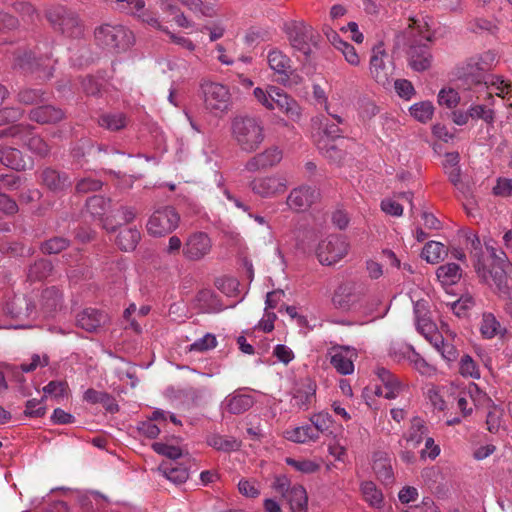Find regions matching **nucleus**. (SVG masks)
<instances>
[{
  "mask_svg": "<svg viewBox=\"0 0 512 512\" xmlns=\"http://www.w3.org/2000/svg\"><path fill=\"white\" fill-rule=\"evenodd\" d=\"M328 355L333 368L341 375H350L354 372V361L357 351L350 346L336 345L329 349Z\"/></svg>",
  "mask_w": 512,
  "mask_h": 512,
  "instance_id": "obj_13",
  "label": "nucleus"
},
{
  "mask_svg": "<svg viewBox=\"0 0 512 512\" xmlns=\"http://www.w3.org/2000/svg\"><path fill=\"white\" fill-rule=\"evenodd\" d=\"M411 28L415 29L418 34L427 41H432L433 33L431 31L432 18L421 16L410 19Z\"/></svg>",
  "mask_w": 512,
  "mask_h": 512,
  "instance_id": "obj_49",
  "label": "nucleus"
},
{
  "mask_svg": "<svg viewBox=\"0 0 512 512\" xmlns=\"http://www.w3.org/2000/svg\"><path fill=\"white\" fill-rule=\"evenodd\" d=\"M77 325L87 332H95L107 322V315L97 309L87 308L77 315Z\"/></svg>",
  "mask_w": 512,
  "mask_h": 512,
  "instance_id": "obj_26",
  "label": "nucleus"
},
{
  "mask_svg": "<svg viewBox=\"0 0 512 512\" xmlns=\"http://www.w3.org/2000/svg\"><path fill=\"white\" fill-rule=\"evenodd\" d=\"M180 222V216L172 206L159 207L153 211L146 223L147 233L152 237H163L173 232Z\"/></svg>",
  "mask_w": 512,
  "mask_h": 512,
  "instance_id": "obj_5",
  "label": "nucleus"
},
{
  "mask_svg": "<svg viewBox=\"0 0 512 512\" xmlns=\"http://www.w3.org/2000/svg\"><path fill=\"white\" fill-rule=\"evenodd\" d=\"M467 393L468 398L473 402L475 406L486 404L489 398L485 392H483L475 383L470 382L464 389Z\"/></svg>",
  "mask_w": 512,
  "mask_h": 512,
  "instance_id": "obj_60",
  "label": "nucleus"
},
{
  "mask_svg": "<svg viewBox=\"0 0 512 512\" xmlns=\"http://www.w3.org/2000/svg\"><path fill=\"white\" fill-rule=\"evenodd\" d=\"M267 62L271 70L287 80L292 72L291 59L279 49H272L267 54Z\"/></svg>",
  "mask_w": 512,
  "mask_h": 512,
  "instance_id": "obj_27",
  "label": "nucleus"
},
{
  "mask_svg": "<svg viewBox=\"0 0 512 512\" xmlns=\"http://www.w3.org/2000/svg\"><path fill=\"white\" fill-rule=\"evenodd\" d=\"M36 311V305L30 303L25 297L15 296L12 301L6 303L3 312L11 319L22 322Z\"/></svg>",
  "mask_w": 512,
  "mask_h": 512,
  "instance_id": "obj_20",
  "label": "nucleus"
},
{
  "mask_svg": "<svg viewBox=\"0 0 512 512\" xmlns=\"http://www.w3.org/2000/svg\"><path fill=\"white\" fill-rule=\"evenodd\" d=\"M322 131L318 132L317 134H314V142L316 143V138L323 137L324 139H329L330 141H337L338 139L342 138V130L339 128L338 125L334 123H328L326 121L325 123L320 122L319 123Z\"/></svg>",
  "mask_w": 512,
  "mask_h": 512,
  "instance_id": "obj_54",
  "label": "nucleus"
},
{
  "mask_svg": "<svg viewBox=\"0 0 512 512\" xmlns=\"http://www.w3.org/2000/svg\"><path fill=\"white\" fill-rule=\"evenodd\" d=\"M98 122L101 127L116 131L126 126V117L122 113L104 114Z\"/></svg>",
  "mask_w": 512,
  "mask_h": 512,
  "instance_id": "obj_50",
  "label": "nucleus"
},
{
  "mask_svg": "<svg viewBox=\"0 0 512 512\" xmlns=\"http://www.w3.org/2000/svg\"><path fill=\"white\" fill-rule=\"evenodd\" d=\"M285 462L287 465L293 467L296 471L305 474H312L320 469V465L318 463L309 459L296 460L291 457H287Z\"/></svg>",
  "mask_w": 512,
  "mask_h": 512,
  "instance_id": "obj_52",
  "label": "nucleus"
},
{
  "mask_svg": "<svg viewBox=\"0 0 512 512\" xmlns=\"http://www.w3.org/2000/svg\"><path fill=\"white\" fill-rule=\"evenodd\" d=\"M373 470L377 478L384 485H392L394 483V472L391 463V457L385 452H376L373 455Z\"/></svg>",
  "mask_w": 512,
  "mask_h": 512,
  "instance_id": "obj_23",
  "label": "nucleus"
},
{
  "mask_svg": "<svg viewBox=\"0 0 512 512\" xmlns=\"http://www.w3.org/2000/svg\"><path fill=\"white\" fill-rule=\"evenodd\" d=\"M284 437L295 443H308L317 441L318 433L312 425H303L284 431Z\"/></svg>",
  "mask_w": 512,
  "mask_h": 512,
  "instance_id": "obj_32",
  "label": "nucleus"
},
{
  "mask_svg": "<svg viewBox=\"0 0 512 512\" xmlns=\"http://www.w3.org/2000/svg\"><path fill=\"white\" fill-rule=\"evenodd\" d=\"M388 54L385 45L379 41L371 48L369 74L371 78L384 88L391 86L393 81V66L386 59Z\"/></svg>",
  "mask_w": 512,
  "mask_h": 512,
  "instance_id": "obj_3",
  "label": "nucleus"
},
{
  "mask_svg": "<svg viewBox=\"0 0 512 512\" xmlns=\"http://www.w3.org/2000/svg\"><path fill=\"white\" fill-rule=\"evenodd\" d=\"M231 132L239 148L247 153L256 151L265 139L264 125L258 117H235L232 121Z\"/></svg>",
  "mask_w": 512,
  "mask_h": 512,
  "instance_id": "obj_1",
  "label": "nucleus"
},
{
  "mask_svg": "<svg viewBox=\"0 0 512 512\" xmlns=\"http://www.w3.org/2000/svg\"><path fill=\"white\" fill-rule=\"evenodd\" d=\"M468 240L470 241V244H471V256L472 258L474 259V267H475V270L478 274V276L480 277V271L479 269L482 268L483 271H487L488 273L491 272L486 263H485V260L483 258V255H482V248H481V241L479 239V237L476 235V234H472L471 236L468 237Z\"/></svg>",
  "mask_w": 512,
  "mask_h": 512,
  "instance_id": "obj_46",
  "label": "nucleus"
},
{
  "mask_svg": "<svg viewBox=\"0 0 512 512\" xmlns=\"http://www.w3.org/2000/svg\"><path fill=\"white\" fill-rule=\"evenodd\" d=\"M470 118L472 119H482L486 123H493L495 114L491 108H488L485 105H472L469 108Z\"/></svg>",
  "mask_w": 512,
  "mask_h": 512,
  "instance_id": "obj_57",
  "label": "nucleus"
},
{
  "mask_svg": "<svg viewBox=\"0 0 512 512\" xmlns=\"http://www.w3.org/2000/svg\"><path fill=\"white\" fill-rule=\"evenodd\" d=\"M285 33L291 47L304 55L310 53V41L313 38V28L302 22L293 21L285 25Z\"/></svg>",
  "mask_w": 512,
  "mask_h": 512,
  "instance_id": "obj_10",
  "label": "nucleus"
},
{
  "mask_svg": "<svg viewBox=\"0 0 512 512\" xmlns=\"http://www.w3.org/2000/svg\"><path fill=\"white\" fill-rule=\"evenodd\" d=\"M437 101L441 107L454 109L460 103V95L455 89L444 87L439 91Z\"/></svg>",
  "mask_w": 512,
  "mask_h": 512,
  "instance_id": "obj_48",
  "label": "nucleus"
},
{
  "mask_svg": "<svg viewBox=\"0 0 512 512\" xmlns=\"http://www.w3.org/2000/svg\"><path fill=\"white\" fill-rule=\"evenodd\" d=\"M436 275L443 285H453L461 279L462 270L455 263H447L437 268Z\"/></svg>",
  "mask_w": 512,
  "mask_h": 512,
  "instance_id": "obj_39",
  "label": "nucleus"
},
{
  "mask_svg": "<svg viewBox=\"0 0 512 512\" xmlns=\"http://www.w3.org/2000/svg\"><path fill=\"white\" fill-rule=\"evenodd\" d=\"M63 296L56 287H49L42 291L38 300V309L45 316H52L61 309Z\"/></svg>",
  "mask_w": 512,
  "mask_h": 512,
  "instance_id": "obj_22",
  "label": "nucleus"
},
{
  "mask_svg": "<svg viewBox=\"0 0 512 512\" xmlns=\"http://www.w3.org/2000/svg\"><path fill=\"white\" fill-rule=\"evenodd\" d=\"M320 192L311 186L302 185L290 191L286 204L296 212L305 211L319 200Z\"/></svg>",
  "mask_w": 512,
  "mask_h": 512,
  "instance_id": "obj_17",
  "label": "nucleus"
},
{
  "mask_svg": "<svg viewBox=\"0 0 512 512\" xmlns=\"http://www.w3.org/2000/svg\"><path fill=\"white\" fill-rule=\"evenodd\" d=\"M429 342L447 361H454L456 359V347L448 340L445 341L441 334L434 333Z\"/></svg>",
  "mask_w": 512,
  "mask_h": 512,
  "instance_id": "obj_40",
  "label": "nucleus"
},
{
  "mask_svg": "<svg viewBox=\"0 0 512 512\" xmlns=\"http://www.w3.org/2000/svg\"><path fill=\"white\" fill-rule=\"evenodd\" d=\"M217 346L216 337L213 334L207 333L202 338L192 343L188 350L196 352H206Z\"/></svg>",
  "mask_w": 512,
  "mask_h": 512,
  "instance_id": "obj_59",
  "label": "nucleus"
},
{
  "mask_svg": "<svg viewBox=\"0 0 512 512\" xmlns=\"http://www.w3.org/2000/svg\"><path fill=\"white\" fill-rule=\"evenodd\" d=\"M45 395L55 399H63L68 396L69 388L65 381H51L44 388Z\"/></svg>",
  "mask_w": 512,
  "mask_h": 512,
  "instance_id": "obj_55",
  "label": "nucleus"
},
{
  "mask_svg": "<svg viewBox=\"0 0 512 512\" xmlns=\"http://www.w3.org/2000/svg\"><path fill=\"white\" fill-rule=\"evenodd\" d=\"M316 383L310 378L302 379L294 388L290 405L296 411L308 410L316 399Z\"/></svg>",
  "mask_w": 512,
  "mask_h": 512,
  "instance_id": "obj_15",
  "label": "nucleus"
},
{
  "mask_svg": "<svg viewBox=\"0 0 512 512\" xmlns=\"http://www.w3.org/2000/svg\"><path fill=\"white\" fill-rule=\"evenodd\" d=\"M40 179L44 186L54 192H61L71 185L70 178L65 172L49 167L41 172Z\"/></svg>",
  "mask_w": 512,
  "mask_h": 512,
  "instance_id": "obj_24",
  "label": "nucleus"
},
{
  "mask_svg": "<svg viewBox=\"0 0 512 512\" xmlns=\"http://www.w3.org/2000/svg\"><path fill=\"white\" fill-rule=\"evenodd\" d=\"M435 107L430 101H421L409 108L410 115L420 123H428L434 115Z\"/></svg>",
  "mask_w": 512,
  "mask_h": 512,
  "instance_id": "obj_41",
  "label": "nucleus"
},
{
  "mask_svg": "<svg viewBox=\"0 0 512 512\" xmlns=\"http://www.w3.org/2000/svg\"><path fill=\"white\" fill-rule=\"evenodd\" d=\"M447 255V249L446 247L437 241H430L428 242L423 250H422V257L428 262V263H438L444 257Z\"/></svg>",
  "mask_w": 512,
  "mask_h": 512,
  "instance_id": "obj_44",
  "label": "nucleus"
},
{
  "mask_svg": "<svg viewBox=\"0 0 512 512\" xmlns=\"http://www.w3.org/2000/svg\"><path fill=\"white\" fill-rule=\"evenodd\" d=\"M158 471L167 480L177 485L186 482L189 478L188 469L185 466L172 461H163L159 465Z\"/></svg>",
  "mask_w": 512,
  "mask_h": 512,
  "instance_id": "obj_29",
  "label": "nucleus"
},
{
  "mask_svg": "<svg viewBox=\"0 0 512 512\" xmlns=\"http://www.w3.org/2000/svg\"><path fill=\"white\" fill-rule=\"evenodd\" d=\"M485 248L488 251L490 258L492 260V268H488L490 271H495L498 269H502L505 271V266L507 265V256L504 251L497 250L493 246V240L489 239L485 241Z\"/></svg>",
  "mask_w": 512,
  "mask_h": 512,
  "instance_id": "obj_47",
  "label": "nucleus"
},
{
  "mask_svg": "<svg viewBox=\"0 0 512 512\" xmlns=\"http://www.w3.org/2000/svg\"><path fill=\"white\" fill-rule=\"evenodd\" d=\"M207 443L212 448L223 452L237 451L241 446V442L236 438L219 434L210 435L207 438Z\"/></svg>",
  "mask_w": 512,
  "mask_h": 512,
  "instance_id": "obj_38",
  "label": "nucleus"
},
{
  "mask_svg": "<svg viewBox=\"0 0 512 512\" xmlns=\"http://www.w3.org/2000/svg\"><path fill=\"white\" fill-rule=\"evenodd\" d=\"M25 415L28 417H43L46 413V406L44 404V398L38 399H30L26 402L25 405Z\"/></svg>",
  "mask_w": 512,
  "mask_h": 512,
  "instance_id": "obj_61",
  "label": "nucleus"
},
{
  "mask_svg": "<svg viewBox=\"0 0 512 512\" xmlns=\"http://www.w3.org/2000/svg\"><path fill=\"white\" fill-rule=\"evenodd\" d=\"M52 270L53 266L49 260L40 259L30 266L27 277L30 281H40L46 279Z\"/></svg>",
  "mask_w": 512,
  "mask_h": 512,
  "instance_id": "obj_45",
  "label": "nucleus"
},
{
  "mask_svg": "<svg viewBox=\"0 0 512 512\" xmlns=\"http://www.w3.org/2000/svg\"><path fill=\"white\" fill-rule=\"evenodd\" d=\"M486 69H482L480 61H477V56H472L464 63L457 67V75L459 78H464L476 86H483L484 81L488 80L485 76Z\"/></svg>",
  "mask_w": 512,
  "mask_h": 512,
  "instance_id": "obj_19",
  "label": "nucleus"
},
{
  "mask_svg": "<svg viewBox=\"0 0 512 512\" xmlns=\"http://www.w3.org/2000/svg\"><path fill=\"white\" fill-rule=\"evenodd\" d=\"M141 239V233L136 228L124 227L116 238L117 246L123 251H132Z\"/></svg>",
  "mask_w": 512,
  "mask_h": 512,
  "instance_id": "obj_35",
  "label": "nucleus"
},
{
  "mask_svg": "<svg viewBox=\"0 0 512 512\" xmlns=\"http://www.w3.org/2000/svg\"><path fill=\"white\" fill-rule=\"evenodd\" d=\"M480 333L485 339H492L498 337L505 339L508 334V330L503 326L493 313H483L480 322Z\"/></svg>",
  "mask_w": 512,
  "mask_h": 512,
  "instance_id": "obj_25",
  "label": "nucleus"
},
{
  "mask_svg": "<svg viewBox=\"0 0 512 512\" xmlns=\"http://www.w3.org/2000/svg\"><path fill=\"white\" fill-rule=\"evenodd\" d=\"M409 64L415 71H425L432 64V55L427 45H415L409 50Z\"/></svg>",
  "mask_w": 512,
  "mask_h": 512,
  "instance_id": "obj_28",
  "label": "nucleus"
},
{
  "mask_svg": "<svg viewBox=\"0 0 512 512\" xmlns=\"http://www.w3.org/2000/svg\"><path fill=\"white\" fill-rule=\"evenodd\" d=\"M282 151L277 147H270L261 153L251 157L245 164V169L249 172L271 168L282 160Z\"/></svg>",
  "mask_w": 512,
  "mask_h": 512,
  "instance_id": "obj_18",
  "label": "nucleus"
},
{
  "mask_svg": "<svg viewBox=\"0 0 512 512\" xmlns=\"http://www.w3.org/2000/svg\"><path fill=\"white\" fill-rule=\"evenodd\" d=\"M118 9L129 15L137 16L144 8V0H116Z\"/></svg>",
  "mask_w": 512,
  "mask_h": 512,
  "instance_id": "obj_58",
  "label": "nucleus"
},
{
  "mask_svg": "<svg viewBox=\"0 0 512 512\" xmlns=\"http://www.w3.org/2000/svg\"><path fill=\"white\" fill-rule=\"evenodd\" d=\"M205 108L215 116L227 113L232 105L231 93L227 86L206 82L202 86Z\"/></svg>",
  "mask_w": 512,
  "mask_h": 512,
  "instance_id": "obj_4",
  "label": "nucleus"
},
{
  "mask_svg": "<svg viewBox=\"0 0 512 512\" xmlns=\"http://www.w3.org/2000/svg\"><path fill=\"white\" fill-rule=\"evenodd\" d=\"M68 245L69 241L66 238L53 237L42 244L41 250L47 254H57L66 249Z\"/></svg>",
  "mask_w": 512,
  "mask_h": 512,
  "instance_id": "obj_56",
  "label": "nucleus"
},
{
  "mask_svg": "<svg viewBox=\"0 0 512 512\" xmlns=\"http://www.w3.org/2000/svg\"><path fill=\"white\" fill-rule=\"evenodd\" d=\"M363 499L372 507L380 508L383 503L382 492L372 481H365L360 487Z\"/></svg>",
  "mask_w": 512,
  "mask_h": 512,
  "instance_id": "obj_43",
  "label": "nucleus"
},
{
  "mask_svg": "<svg viewBox=\"0 0 512 512\" xmlns=\"http://www.w3.org/2000/svg\"><path fill=\"white\" fill-rule=\"evenodd\" d=\"M483 86L486 89H493L498 97L505 98L507 95L512 97V82L505 80L502 76H489Z\"/></svg>",
  "mask_w": 512,
  "mask_h": 512,
  "instance_id": "obj_42",
  "label": "nucleus"
},
{
  "mask_svg": "<svg viewBox=\"0 0 512 512\" xmlns=\"http://www.w3.org/2000/svg\"><path fill=\"white\" fill-rule=\"evenodd\" d=\"M493 194L500 197L512 196V179L499 177L493 187Z\"/></svg>",
  "mask_w": 512,
  "mask_h": 512,
  "instance_id": "obj_64",
  "label": "nucleus"
},
{
  "mask_svg": "<svg viewBox=\"0 0 512 512\" xmlns=\"http://www.w3.org/2000/svg\"><path fill=\"white\" fill-rule=\"evenodd\" d=\"M459 371L463 376H469L476 379L480 377L479 369L469 355H464L461 358Z\"/></svg>",
  "mask_w": 512,
  "mask_h": 512,
  "instance_id": "obj_63",
  "label": "nucleus"
},
{
  "mask_svg": "<svg viewBox=\"0 0 512 512\" xmlns=\"http://www.w3.org/2000/svg\"><path fill=\"white\" fill-rule=\"evenodd\" d=\"M428 428L424 421L415 417L411 420L410 428L405 436L408 447L416 448L426 438Z\"/></svg>",
  "mask_w": 512,
  "mask_h": 512,
  "instance_id": "obj_34",
  "label": "nucleus"
},
{
  "mask_svg": "<svg viewBox=\"0 0 512 512\" xmlns=\"http://www.w3.org/2000/svg\"><path fill=\"white\" fill-rule=\"evenodd\" d=\"M310 422L318 435L321 433L325 435H333L334 437L337 436V432L334 429V420L328 412L321 411L313 414L310 417Z\"/></svg>",
  "mask_w": 512,
  "mask_h": 512,
  "instance_id": "obj_36",
  "label": "nucleus"
},
{
  "mask_svg": "<svg viewBox=\"0 0 512 512\" xmlns=\"http://www.w3.org/2000/svg\"><path fill=\"white\" fill-rule=\"evenodd\" d=\"M95 40L98 46L117 51L129 45V34L122 26L104 25L95 30Z\"/></svg>",
  "mask_w": 512,
  "mask_h": 512,
  "instance_id": "obj_8",
  "label": "nucleus"
},
{
  "mask_svg": "<svg viewBox=\"0 0 512 512\" xmlns=\"http://www.w3.org/2000/svg\"><path fill=\"white\" fill-rule=\"evenodd\" d=\"M375 373L381 382L376 387V395L386 399H395L406 391L407 386L386 368L378 367Z\"/></svg>",
  "mask_w": 512,
  "mask_h": 512,
  "instance_id": "obj_14",
  "label": "nucleus"
},
{
  "mask_svg": "<svg viewBox=\"0 0 512 512\" xmlns=\"http://www.w3.org/2000/svg\"><path fill=\"white\" fill-rule=\"evenodd\" d=\"M47 18L56 30L68 37H78L82 33L78 18L72 13H67L63 7L50 10Z\"/></svg>",
  "mask_w": 512,
  "mask_h": 512,
  "instance_id": "obj_12",
  "label": "nucleus"
},
{
  "mask_svg": "<svg viewBox=\"0 0 512 512\" xmlns=\"http://www.w3.org/2000/svg\"><path fill=\"white\" fill-rule=\"evenodd\" d=\"M30 119L40 124L55 123L63 119L64 113L61 109L51 105L39 106L31 110Z\"/></svg>",
  "mask_w": 512,
  "mask_h": 512,
  "instance_id": "obj_31",
  "label": "nucleus"
},
{
  "mask_svg": "<svg viewBox=\"0 0 512 512\" xmlns=\"http://www.w3.org/2000/svg\"><path fill=\"white\" fill-rule=\"evenodd\" d=\"M255 404V398L248 388H238L228 394L221 403L224 413L240 415L248 411Z\"/></svg>",
  "mask_w": 512,
  "mask_h": 512,
  "instance_id": "obj_11",
  "label": "nucleus"
},
{
  "mask_svg": "<svg viewBox=\"0 0 512 512\" xmlns=\"http://www.w3.org/2000/svg\"><path fill=\"white\" fill-rule=\"evenodd\" d=\"M315 144L320 153L331 162L340 163L344 159L346 152L338 141L332 142L329 139L319 137L316 138Z\"/></svg>",
  "mask_w": 512,
  "mask_h": 512,
  "instance_id": "obj_30",
  "label": "nucleus"
},
{
  "mask_svg": "<svg viewBox=\"0 0 512 512\" xmlns=\"http://www.w3.org/2000/svg\"><path fill=\"white\" fill-rule=\"evenodd\" d=\"M110 207V200L105 199L103 196L95 195L90 197L86 202L87 211L95 218H98L104 229L107 231H115V226L109 217H105Z\"/></svg>",
  "mask_w": 512,
  "mask_h": 512,
  "instance_id": "obj_21",
  "label": "nucleus"
},
{
  "mask_svg": "<svg viewBox=\"0 0 512 512\" xmlns=\"http://www.w3.org/2000/svg\"><path fill=\"white\" fill-rule=\"evenodd\" d=\"M284 498L288 501L291 512H307L308 496L302 485H293Z\"/></svg>",
  "mask_w": 512,
  "mask_h": 512,
  "instance_id": "obj_33",
  "label": "nucleus"
},
{
  "mask_svg": "<svg viewBox=\"0 0 512 512\" xmlns=\"http://www.w3.org/2000/svg\"><path fill=\"white\" fill-rule=\"evenodd\" d=\"M0 162L13 170H23L26 168V161L22 153L12 147L3 148L0 151Z\"/></svg>",
  "mask_w": 512,
  "mask_h": 512,
  "instance_id": "obj_37",
  "label": "nucleus"
},
{
  "mask_svg": "<svg viewBox=\"0 0 512 512\" xmlns=\"http://www.w3.org/2000/svg\"><path fill=\"white\" fill-rule=\"evenodd\" d=\"M153 450L170 460H176L182 456V451L177 446L168 445L161 442H156L152 445Z\"/></svg>",
  "mask_w": 512,
  "mask_h": 512,
  "instance_id": "obj_62",
  "label": "nucleus"
},
{
  "mask_svg": "<svg viewBox=\"0 0 512 512\" xmlns=\"http://www.w3.org/2000/svg\"><path fill=\"white\" fill-rule=\"evenodd\" d=\"M249 186L252 192L261 198H274L287 190L288 183L284 176L275 174L256 177Z\"/></svg>",
  "mask_w": 512,
  "mask_h": 512,
  "instance_id": "obj_9",
  "label": "nucleus"
},
{
  "mask_svg": "<svg viewBox=\"0 0 512 512\" xmlns=\"http://www.w3.org/2000/svg\"><path fill=\"white\" fill-rule=\"evenodd\" d=\"M475 305V301L470 295H463L457 301H454L447 306L458 317H464L467 312Z\"/></svg>",
  "mask_w": 512,
  "mask_h": 512,
  "instance_id": "obj_51",
  "label": "nucleus"
},
{
  "mask_svg": "<svg viewBox=\"0 0 512 512\" xmlns=\"http://www.w3.org/2000/svg\"><path fill=\"white\" fill-rule=\"evenodd\" d=\"M2 136L19 139L32 153L40 157H46L50 152L48 143L40 136L34 135L29 125L20 124L10 126L0 133V137Z\"/></svg>",
  "mask_w": 512,
  "mask_h": 512,
  "instance_id": "obj_7",
  "label": "nucleus"
},
{
  "mask_svg": "<svg viewBox=\"0 0 512 512\" xmlns=\"http://www.w3.org/2000/svg\"><path fill=\"white\" fill-rule=\"evenodd\" d=\"M413 352L414 348L405 343H393L389 349L390 357L396 362L408 361Z\"/></svg>",
  "mask_w": 512,
  "mask_h": 512,
  "instance_id": "obj_53",
  "label": "nucleus"
},
{
  "mask_svg": "<svg viewBox=\"0 0 512 512\" xmlns=\"http://www.w3.org/2000/svg\"><path fill=\"white\" fill-rule=\"evenodd\" d=\"M212 241L204 232H194L186 240L182 252L185 258L192 261L203 259L210 253Z\"/></svg>",
  "mask_w": 512,
  "mask_h": 512,
  "instance_id": "obj_16",
  "label": "nucleus"
},
{
  "mask_svg": "<svg viewBox=\"0 0 512 512\" xmlns=\"http://www.w3.org/2000/svg\"><path fill=\"white\" fill-rule=\"evenodd\" d=\"M253 95L255 99L266 109H278L293 121H298L300 119V106L282 89L276 86H268L266 90L257 87L254 89Z\"/></svg>",
  "mask_w": 512,
  "mask_h": 512,
  "instance_id": "obj_2",
  "label": "nucleus"
},
{
  "mask_svg": "<svg viewBox=\"0 0 512 512\" xmlns=\"http://www.w3.org/2000/svg\"><path fill=\"white\" fill-rule=\"evenodd\" d=\"M349 248L343 236L329 235L318 243L315 254L320 264L332 266L348 254Z\"/></svg>",
  "mask_w": 512,
  "mask_h": 512,
  "instance_id": "obj_6",
  "label": "nucleus"
}]
</instances>
